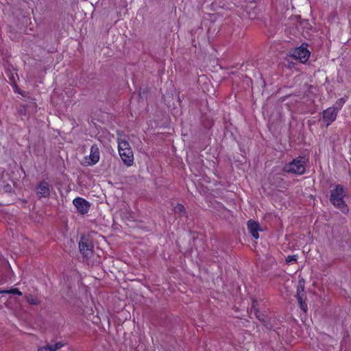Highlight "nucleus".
<instances>
[{
	"label": "nucleus",
	"mask_w": 351,
	"mask_h": 351,
	"mask_svg": "<svg viewBox=\"0 0 351 351\" xmlns=\"http://www.w3.org/2000/svg\"><path fill=\"white\" fill-rule=\"evenodd\" d=\"M20 112H21V114H25V108H23V110H20Z\"/></svg>",
	"instance_id": "20"
},
{
	"label": "nucleus",
	"mask_w": 351,
	"mask_h": 351,
	"mask_svg": "<svg viewBox=\"0 0 351 351\" xmlns=\"http://www.w3.org/2000/svg\"><path fill=\"white\" fill-rule=\"evenodd\" d=\"M100 158V152L99 147L93 145L90 147V152L88 158H86L88 165H93L97 163Z\"/></svg>",
	"instance_id": "8"
},
{
	"label": "nucleus",
	"mask_w": 351,
	"mask_h": 351,
	"mask_svg": "<svg viewBox=\"0 0 351 351\" xmlns=\"http://www.w3.org/2000/svg\"><path fill=\"white\" fill-rule=\"evenodd\" d=\"M0 187H2L4 192L9 193L12 191V186L10 183H0Z\"/></svg>",
	"instance_id": "17"
},
{
	"label": "nucleus",
	"mask_w": 351,
	"mask_h": 351,
	"mask_svg": "<svg viewBox=\"0 0 351 351\" xmlns=\"http://www.w3.org/2000/svg\"><path fill=\"white\" fill-rule=\"evenodd\" d=\"M118 150L119 156L125 165L130 167L134 164L133 151L129 143L123 138H119Z\"/></svg>",
	"instance_id": "2"
},
{
	"label": "nucleus",
	"mask_w": 351,
	"mask_h": 351,
	"mask_svg": "<svg viewBox=\"0 0 351 351\" xmlns=\"http://www.w3.org/2000/svg\"><path fill=\"white\" fill-rule=\"evenodd\" d=\"M8 176L7 174L5 176H4V175L2 176L3 178H8Z\"/></svg>",
	"instance_id": "21"
},
{
	"label": "nucleus",
	"mask_w": 351,
	"mask_h": 351,
	"mask_svg": "<svg viewBox=\"0 0 351 351\" xmlns=\"http://www.w3.org/2000/svg\"><path fill=\"white\" fill-rule=\"evenodd\" d=\"M346 191L344 188L341 185L338 184L331 190L329 199L335 207L346 213L348 211V208L344 201Z\"/></svg>",
	"instance_id": "1"
},
{
	"label": "nucleus",
	"mask_w": 351,
	"mask_h": 351,
	"mask_svg": "<svg viewBox=\"0 0 351 351\" xmlns=\"http://www.w3.org/2000/svg\"><path fill=\"white\" fill-rule=\"evenodd\" d=\"M247 229L254 239L259 238L258 232L262 231V230L256 221L252 219L249 220L247 222Z\"/></svg>",
	"instance_id": "9"
},
{
	"label": "nucleus",
	"mask_w": 351,
	"mask_h": 351,
	"mask_svg": "<svg viewBox=\"0 0 351 351\" xmlns=\"http://www.w3.org/2000/svg\"><path fill=\"white\" fill-rule=\"evenodd\" d=\"M35 192L38 199L47 198L50 195V186L47 181L40 182L35 188Z\"/></svg>",
	"instance_id": "5"
},
{
	"label": "nucleus",
	"mask_w": 351,
	"mask_h": 351,
	"mask_svg": "<svg viewBox=\"0 0 351 351\" xmlns=\"http://www.w3.org/2000/svg\"><path fill=\"white\" fill-rule=\"evenodd\" d=\"M0 293H12V294H15V295H22L21 291H20L16 288H12L9 290H1Z\"/></svg>",
	"instance_id": "14"
},
{
	"label": "nucleus",
	"mask_w": 351,
	"mask_h": 351,
	"mask_svg": "<svg viewBox=\"0 0 351 351\" xmlns=\"http://www.w3.org/2000/svg\"><path fill=\"white\" fill-rule=\"evenodd\" d=\"M256 304H257V302H256V301H253L252 307H253V308H254V313H255V315H256V317H257L259 320H261V321H262V322H264V321H265V319H264V318H263V315H261L258 313V310H257V308H256Z\"/></svg>",
	"instance_id": "16"
},
{
	"label": "nucleus",
	"mask_w": 351,
	"mask_h": 351,
	"mask_svg": "<svg viewBox=\"0 0 351 351\" xmlns=\"http://www.w3.org/2000/svg\"><path fill=\"white\" fill-rule=\"evenodd\" d=\"M300 285L298 287L297 289V299L298 301V303L300 304V308L304 311L306 312L308 309L307 304L302 300V296L304 295V287L303 285H302V282L300 281L299 282Z\"/></svg>",
	"instance_id": "10"
},
{
	"label": "nucleus",
	"mask_w": 351,
	"mask_h": 351,
	"mask_svg": "<svg viewBox=\"0 0 351 351\" xmlns=\"http://www.w3.org/2000/svg\"><path fill=\"white\" fill-rule=\"evenodd\" d=\"M298 256L296 255L288 256L286 258V261L287 263H291L292 262H295Z\"/></svg>",
	"instance_id": "19"
},
{
	"label": "nucleus",
	"mask_w": 351,
	"mask_h": 351,
	"mask_svg": "<svg viewBox=\"0 0 351 351\" xmlns=\"http://www.w3.org/2000/svg\"><path fill=\"white\" fill-rule=\"evenodd\" d=\"M292 56L295 60H299L300 62L305 63L308 61L310 57V51L307 49L306 47L302 45L294 49L292 53Z\"/></svg>",
	"instance_id": "4"
},
{
	"label": "nucleus",
	"mask_w": 351,
	"mask_h": 351,
	"mask_svg": "<svg viewBox=\"0 0 351 351\" xmlns=\"http://www.w3.org/2000/svg\"><path fill=\"white\" fill-rule=\"evenodd\" d=\"M27 301L30 304L38 305L40 303V300L38 298L29 295L26 297Z\"/></svg>",
	"instance_id": "13"
},
{
	"label": "nucleus",
	"mask_w": 351,
	"mask_h": 351,
	"mask_svg": "<svg viewBox=\"0 0 351 351\" xmlns=\"http://www.w3.org/2000/svg\"><path fill=\"white\" fill-rule=\"evenodd\" d=\"M184 211H185V208H184V206L182 204H178L174 207V212H175L176 213H184Z\"/></svg>",
	"instance_id": "18"
},
{
	"label": "nucleus",
	"mask_w": 351,
	"mask_h": 351,
	"mask_svg": "<svg viewBox=\"0 0 351 351\" xmlns=\"http://www.w3.org/2000/svg\"><path fill=\"white\" fill-rule=\"evenodd\" d=\"M79 249L80 252L85 257L89 256L92 253L90 245L86 241H84L82 239H81L79 242Z\"/></svg>",
	"instance_id": "11"
},
{
	"label": "nucleus",
	"mask_w": 351,
	"mask_h": 351,
	"mask_svg": "<svg viewBox=\"0 0 351 351\" xmlns=\"http://www.w3.org/2000/svg\"><path fill=\"white\" fill-rule=\"evenodd\" d=\"M73 204L77 212L81 215L86 214L90 208V203L82 197H76L73 200Z\"/></svg>",
	"instance_id": "6"
},
{
	"label": "nucleus",
	"mask_w": 351,
	"mask_h": 351,
	"mask_svg": "<svg viewBox=\"0 0 351 351\" xmlns=\"http://www.w3.org/2000/svg\"><path fill=\"white\" fill-rule=\"evenodd\" d=\"M306 159L304 157H299L292 162L285 165L283 170L287 173H291L302 175L305 171L304 164Z\"/></svg>",
	"instance_id": "3"
},
{
	"label": "nucleus",
	"mask_w": 351,
	"mask_h": 351,
	"mask_svg": "<svg viewBox=\"0 0 351 351\" xmlns=\"http://www.w3.org/2000/svg\"><path fill=\"white\" fill-rule=\"evenodd\" d=\"M63 346L61 342L56 343L53 344H47L41 346L38 348V351H57Z\"/></svg>",
	"instance_id": "12"
},
{
	"label": "nucleus",
	"mask_w": 351,
	"mask_h": 351,
	"mask_svg": "<svg viewBox=\"0 0 351 351\" xmlns=\"http://www.w3.org/2000/svg\"><path fill=\"white\" fill-rule=\"evenodd\" d=\"M345 102H346L345 98H343V97L340 98L336 101L335 106H333L332 107H335L336 109L337 110V112H339V110L343 107Z\"/></svg>",
	"instance_id": "15"
},
{
	"label": "nucleus",
	"mask_w": 351,
	"mask_h": 351,
	"mask_svg": "<svg viewBox=\"0 0 351 351\" xmlns=\"http://www.w3.org/2000/svg\"><path fill=\"white\" fill-rule=\"evenodd\" d=\"M337 113L338 112L335 107H330L323 111V120L326 126H329L333 121H335Z\"/></svg>",
	"instance_id": "7"
}]
</instances>
